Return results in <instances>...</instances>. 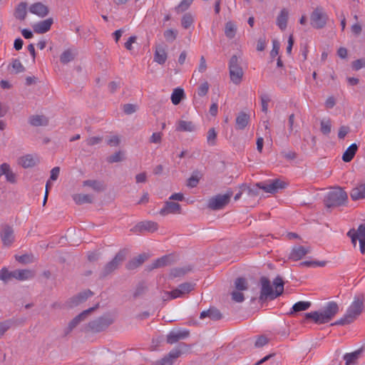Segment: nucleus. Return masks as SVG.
<instances>
[{
  "label": "nucleus",
  "mask_w": 365,
  "mask_h": 365,
  "mask_svg": "<svg viewBox=\"0 0 365 365\" xmlns=\"http://www.w3.org/2000/svg\"><path fill=\"white\" fill-rule=\"evenodd\" d=\"M259 281L261 289L259 301L261 303L265 302L268 299L273 300L283 294L284 282L280 276H277L273 281L274 291L272 289L270 280L267 277H262Z\"/></svg>",
  "instance_id": "1"
},
{
  "label": "nucleus",
  "mask_w": 365,
  "mask_h": 365,
  "mask_svg": "<svg viewBox=\"0 0 365 365\" xmlns=\"http://www.w3.org/2000/svg\"><path fill=\"white\" fill-rule=\"evenodd\" d=\"M364 301L365 297L363 294L356 296L344 317L331 324V326L346 325L353 322L361 314Z\"/></svg>",
  "instance_id": "2"
},
{
  "label": "nucleus",
  "mask_w": 365,
  "mask_h": 365,
  "mask_svg": "<svg viewBox=\"0 0 365 365\" xmlns=\"http://www.w3.org/2000/svg\"><path fill=\"white\" fill-rule=\"evenodd\" d=\"M339 307L336 302L327 303L323 312H312L305 314L306 319H312L317 324L329 322L339 312Z\"/></svg>",
  "instance_id": "3"
},
{
  "label": "nucleus",
  "mask_w": 365,
  "mask_h": 365,
  "mask_svg": "<svg viewBox=\"0 0 365 365\" xmlns=\"http://www.w3.org/2000/svg\"><path fill=\"white\" fill-rule=\"evenodd\" d=\"M287 183L280 180L279 179H275L270 181L269 184H264L263 182H257L255 184L254 187L247 186L246 184H242L240 186V189L242 191L247 190L248 195L250 196H257L259 194V190H263L264 192L268 193L274 194L278 192L279 190L285 188Z\"/></svg>",
  "instance_id": "4"
},
{
  "label": "nucleus",
  "mask_w": 365,
  "mask_h": 365,
  "mask_svg": "<svg viewBox=\"0 0 365 365\" xmlns=\"http://www.w3.org/2000/svg\"><path fill=\"white\" fill-rule=\"evenodd\" d=\"M127 255V250L125 249L120 250L115 257L106 263L101 269L99 273L100 279H105L108 275L111 274L115 270H117L122 263L125 260Z\"/></svg>",
  "instance_id": "5"
},
{
  "label": "nucleus",
  "mask_w": 365,
  "mask_h": 365,
  "mask_svg": "<svg viewBox=\"0 0 365 365\" xmlns=\"http://www.w3.org/2000/svg\"><path fill=\"white\" fill-rule=\"evenodd\" d=\"M348 200L347 193L341 187H336L327 193L324 202L327 207L345 205Z\"/></svg>",
  "instance_id": "6"
},
{
  "label": "nucleus",
  "mask_w": 365,
  "mask_h": 365,
  "mask_svg": "<svg viewBox=\"0 0 365 365\" xmlns=\"http://www.w3.org/2000/svg\"><path fill=\"white\" fill-rule=\"evenodd\" d=\"M114 319L109 315H105L89 322L85 327V331L98 333L106 330L113 323Z\"/></svg>",
  "instance_id": "7"
},
{
  "label": "nucleus",
  "mask_w": 365,
  "mask_h": 365,
  "mask_svg": "<svg viewBox=\"0 0 365 365\" xmlns=\"http://www.w3.org/2000/svg\"><path fill=\"white\" fill-rule=\"evenodd\" d=\"M233 195L231 190H228L224 195H217L208 200L207 207L211 210H219L223 209L230 201Z\"/></svg>",
  "instance_id": "8"
},
{
  "label": "nucleus",
  "mask_w": 365,
  "mask_h": 365,
  "mask_svg": "<svg viewBox=\"0 0 365 365\" xmlns=\"http://www.w3.org/2000/svg\"><path fill=\"white\" fill-rule=\"evenodd\" d=\"M346 235L351 238L354 247L356 245V241H359L360 251L361 254L365 253V224H361L357 230L352 228L349 230Z\"/></svg>",
  "instance_id": "9"
},
{
  "label": "nucleus",
  "mask_w": 365,
  "mask_h": 365,
  "mask_svg": "<svg viewBox=\"0 0 365 365\" xmlns=\"http://www.w3.org/2000/svg\"><path fill=\"white\" fill-rule=\"evenodd\" d=\"M229 70L230 79L233 83L238 85L241 83L244 75L243 70L240 65V61L237 56H232L229 62Z\"/></svg>",
  "instance_id": "10"
},
{
  "label": "nucleus",
  "mask_w": 365,
  "mask_h": 365,
  "mask_svg": "<svg viewBox=\"0 0 365 365\" xmlns=\"http://www.w3.org/2000/svg\"><path fill=\"white\" fill-rule=\"evenodd\" d=\"M98 304H96L93 307H91L86 310L83 311L81 313L75 317L68 324V327L64 329V336H68L78 324L84 322L89 314L92 313L97 307Z\"/></svg>",
  "instance_id": "11"
},
{
  "label": "nucleus",
  "mask_w": 365,
  "mask_h": 365,
  "mask_svg": "<svg viewBox=\"0 0 365 365\" xmlns=\"http://www.w3.org/2000/svg\"><path fill=\"white\" fill-rule=\"evenodd\" d=\"M328 20V16L324 12L322 7L316 8L310 16L311 25L317 29H321L324 28Z\"/></svg>",
  "instance_id": "12"
},
{
  "label": "nucleus",
  "mask_w": 365,
  "mask_h": 365,
  "mask_svg": "<svg viewBox=\"0 0 365 365\" xmlns=\"http://www.w3.org/2000/svg\"><path fill=\"white\" fill-rule=\"evenodd\" d=\"M0 236L4 246H11L15 239L13 227L9 225H2Z\"/></svg>",
  "instance_id": "13"
},
{
  "label": "nucleus",
  "mask_w": 365,
  "mask_h": 365,
  "mask_svg": "<svg viewBox=\"0 0 365 365\" xmlns=\"http://www.w3.org/2000/svg\"><path fill=\"white\" fill-rule=\"evenodd\" d=\"M93 293L90 290L87 289L83 292H81L76 295L72 297L66 302V305L69 308H73L79 305L80 304L86 302L87 299L91 297Z\"/></svg>",
  "instance_id": "14"
},
{
  "label": "nucleus",
  "mask_w": 365,
  "mask_h": 365,
  "mask_svg": "<svg viewBox=\"0 0 365 365\" xmlns=\"http://www.w3.org/2000/svg\"><path fill=\"white\" fill-rule=\"evenodd\" d=\"M194 284L185 282L180 284L178 288L171 292H168L165 294L170 295L171 299H175L190 292L194 289Z\"/></svg>",
  "instance_id": "15"
},
{
  "label": "nucleus",
  "mask_w": 365,
  "mask_h": 365,
  "mask_svg": "<svg viewBox=\"0 0 365 365\" xmlns=\"http://www.w3.org/2000/svg\"><path fill=\"white\" fill-rule=\"evenodd\" d=\"M158 228L157 222L153 221H142L135 225L130 231L133 232H143L145 231L153 232Z\"/></svg>",
  "instance_id": "16"
},
{
  "label": "nucleus",
  "mask_w": 365,
  "mask_h": 365,
  "mask_svg": "<svg viewBox=\"0 0 365 365\" xmlns=\"http://www.w3.org/2000/svg\"><path fill=\"white\" fill-rule=\"evenodd\" d=\"M311 252L310 247H305L302 245H297L293 247L289 255V259L293 261H299L302 259L306 255Z\"/></svg>",
  "instance_id": "17"
},
{
  "label": "nucleus",
  "mask_w": 365,
  "mask_h": 365,
  "mask_svg": "<svg viewBox=\"0 0 365 365\" xmlns=\"http://www.w3.org/2000/svg\"><path fill=\"white\" fill-rule=\"evenodd\" d=\"M181 212V205L178 202L168 200L165 202L164 207L160 210V214L162 216H166L170 214H180Z\"/></svg>",
  "instance_id": "18"
},
{
  "label": "nucleus",
  "mask_w": 365,
  "mask_h": 365,
  "mask_svg": "<svg viewBox=\"0 0 365 365\" xmlns=\"http://www.w3.org/2000/svg\"><path fill=\"white\" fill-rule=\"evenodd\" d=\"M190 336V331L188 330H178L171 331L167 336V343L169 344H173L181 339L187 338Z\"/></svg>",
  "instance_id": "19"
},
{
  "label": "nucleus",
  "mask_w": 365,
  "mask_h": 365,
  "mask_svg": "<svg viewBox=\"0 0 365 365\" xmlns=\"http://www.w3.org/2000/svg\"><path fill=\"white\" fill-rule=\"evenodd\" d=\"M175 261V256L173 255H164L155 260L150 267V269H154L160 268L172 264Z\"/></svg>",
  "instance_id": "20"
},
{
  "label": "nucleus",
  "mask_w": 365,
  "mask_h": 365,
  "mask_svg": "<svg viewBox=\"0 0 365 365\" xmlns=\"http://www.w3.org/2000/svg\"><path fill=\"white\" fill-rule=\"evenodd\" d=\"M5 175L7 182L15 184L16 182V175L11 170L8 163H2L0 165V177Z\"/></svg>",
  "instance_id": "21"
},
{
  "label": "nucleus",
  "mask_w": 365,
  "mask_h": 365,
  "mask_svg": "<svg viewBox=\"0 0 365 365\" xmlns=\"http://www.w3.org/2000/svg\"><path fill=\"white\" fill-rule=\"evenodd\" d=\"M53 23L52 18L41 21L33 26L34 31L36 34H44L48 31Z\"/></svg>",
  "instance_id": "22"
},
{
  "label": "nucleus",
  "mask_w": 365,
  "mask_h": 365,
  "mask_svg": "<svg viewBox=\"0 0 365 365\" xmlns=\"http://www.w3.org/2000/svg\"><path fill=\"white\" fill-rule=\"evenodd\" d=\"M206 317H209L211 320L213 321H218L222 318V314L218 309L212 307L207 310L202 311L200 313V319H203Z\"/></svg>",
  "instance_id": "23"
},
{
  "label": "nucleus",
  "mask_w": 365,
  "mask_h": 365,
  "mask_svg": "<svg viewBox=\"0 0 365 365\" xmlns=\"http://www.w3.org/2000/svg\"><path fill=\"white\" fill-rule=\"evenodd\" d=\"M29 11L31 13L36 14L40 17H45L47 16L49 13V9L48 6L44 5L41 2H37L33 4L30 8Z\"/></svg>",
  "instance_id": "24"
},
{
  "label": "nucleus",
  "mask_w": 365,
  "mask_h": 365,
  "mask_svg": "<svg viewBox=\"0 0 365 365\" xmlns=\"http://www.w3.org/2000/svg\"><path fill=\"white\" fill-rule=\"evenodd\" d=\"M167 58L168 54L165 49L160 45L156 46L154 53V61L163 65L165 63Z\"/></svg>",
  "instance_id": "25"
},
{
  "label": "nucleus",
  "mask_w": 365,
  "mask_h": 365,
  "mask_svg": "<svg viewBox=\"0 0 365 365\" xmlns=\"http://www.w3.org/2000/svg\"><path fill=\"white\" fill-rule=\"evenodd\" d=\"M192 266L190 264L182 267H175L170 270V277L171 278L182 277L192 270Z\"/></svg>",
  "instance_id": "26"
},
{
  "label": "nucleus",
  "mask_w": 365,
  "mask_h": 365,
  "mask_svg": "<svg viewBox=\"0 0 365 365\" xmlns=\"http://www.w3.org/2000/svg\"><path fill=\"white\" fill-rule=\"evenodd\" d=\"M148 257L146 254H140L136 257H134L133 259H130L127 264H126V268L129 270L135 269L139 266H140L146 259Z\"/></svg>",
  "instance_id": "27"
},
{
  "label": "nucleus",
  "mask_w": 365,
  "mask_h": 365,
  "mask_svg": "<svg viewBox=\"0 0 365 365\" xmlns=\"http://www.w3.org/2000/svg\"><path fill=\"white\" fill-rule=\"evenodd\" d=\"M364 351V347L361 346L359 349L353 351L351 353H347L344 355V359L345 361L348 363H351V364H356L357 363L358 359L360 358L361 354Z\"/></svg>",
  "instance_id": "28"
},
{
  "label": "nucleus",
  "mask_w": 365,
  "mask_h": 365,
  "mask_svg": "<svg viewBox=\"0 0 365 365\" xmlns=\"http://www.w3.org/2000/svg\"><path fill=\"white\" fill-rule=\"evenodd\" d=\"M250 120V115L245 112H240L236 118V129L243 130L247 125Z\"/></svg>",
  "instance_id": "29"
},
{
  "label": "nucleus",
  "mask_w": 365,
  "mask_h": 365,
  "mask_svg": "<svg viewBox=\"0 0 365 365\" xmlns=\"http://www.w3.org/2000/svg\"><path fill=\"white\" fill-rule=\"evenodd\" d=\"M34 277V272L30 269H16L14 271V278L23 281L31 279Z\"/></svg>",
  "instance_id": "30"
},
{
  "label": "nucleus",
  "mask_w": 365,
  "mask_h": 365,
  "mask_svg": "<svg viewBox=\"0 0 365 365\" xmlns=\"http://www.w3.org/2000/svg\"><path fill=\"white\" fill-rule=\"evenodd\" d=\"M38 160L31 155H26L19 159V164L24 168H32L38 163Z\"/></svg>",
  "instance_id": "31"
},
{
  "label": "nucleus",
  "mask_w": 365,
  "mask_h": 365,
  "mask_svg": "<svg viewBox=\"0 0 365 365\" xmlns=\"http://www.w3.org/2000/svg\"><path fill=\"white\" fill-rule=\"evenodd\" d=\"M289 12L286 9L281 10L277 18V25L282 31H284L287 26Z\"/></svg>",
  "instance_id": "32"
},
{
  "label": "nucleus",
  "mask_w": 365,
  "mask_h": 365,
  "mask_svg": "<svg viewBox=\"0 0 365 365\" xmlns=\"http://www.w3.org/2000/svg\"><path fill=\"white\" fill-rule=\"evenodd\" d=\"M195 130V125L192 121L179 120L176 126V130L180 132H192Z\"/></svg>",
  "instance_id": "33"
},
{
  "label": "nucleus",
  "mask_w": 365,
  "mask_h": 365,
  "mask_svg": "<svg viewBox=\"0 0 365 365\" xmlns=\"http://www.w3.org/2000/svg\"><path fill=\"white\" fill-rule=\"evenodd\" d=\"M27 4L26 2L19 3L14 11V16L16 19L23 21L25 19L27 14Z\"/></svg>",
  "instance_id": "34"
},
{
  "label": "nucleus",
  "mask_w": 365,
  "mask_h": 365,
  "mask_svg": "<svg viewBox=\"0 0 365 365\" xmlns=\"http://www.w3.org/2000/svg\"><path fill=\"white\" fill-rule=\"evenodd\" d=\"M83 185L90 187L96 192H101L106 189V186L103 182L96 180H85L83 182Z\"/></svg>",
  "instance_id": "35"
},
{
  "label": "nucleus",
  "mask_w": 365,
  "mask_h": 365,
  "mask_svg": "<svg viewBox=\"0 0 365 365\" xmlns=\"http://www.w3.org/2000/svg\"><path fill=\"white\" fill-rule=\"evenodd\" d=\"M358 150V145L356 143H352L344 153L342 160L345 163L350 162L354 157Z\"/></svg>",
  "instance_id": "36"
},
{
  "label": "nucleus",
  "mask_w": 365,
  "mask_h": 365,
  "mask_svg": "<svg viewBox=\"0 0 365 365\" xmlns=\"http://www.w3.org/2000/svg\"><path fill=\"white\" fill-rule=\"evenodd\" d=\"M350 196L353 200H358L365 198V184L353 188L351 191Z\"/></svg>",
  "instance_id": "37"
},
{
  "label": "nucleus",
  "mask_w": 365,
  "mask_h": 365,
  "mask_svg": "<svg viewBox=\"0 0 365 365\" xmlns=\"http://www.w3.org/2000/svg\"><path fill=\"white\" fill-rule=\"evenodd\" d=\"M29 123L33 126H45L48 123V120L43 115H32L29 118Z\"/></svg>",
  "instance_id": "38"
},
{
  "label": "nucleus",
  "mask_w": 365,
  "mask_h": 365,
  "mask_svg": "<svg viewBox=\"0 0 365 365\" xmlns=\"http://www.w3.org/2000/svg\"><path fill=\"white\" fill-rule=\"evenodd\" d=\"M73 200L77 205L93 202V197L88 194H75L73 195Z\"/></svg>",
  "instance_id": "39"
},
{
  "label": "nucleus",
  "mask_w": 365,
  "mask_h": 365,
  "mask_svg": "<svg viewBox=\"0 0 365 365\" xmlns=\"http://www.w3.org/2000/svg\"><path fill=\"white\" fill-rule=\"evenodd\" d=\"M310 306L311 303L309 302H298L293 305L291 311L288 314L292 315L299 312L305 311L308 309Z\"/></svg>",
  "instance_id": "40"
},
{
  "label": "nucleus",
  "mask_w": 365,
  "mask_h": 365,
  "mask_svg": "<svg viewBox=\"0 0 365 365\" xmlns=\"http://www.w3.org/2000/svg\"><path fill=\"white\" fill-rule=\"evenodd\" d=\"M185 98V93L182 88H175L172 95L171 101L174 105H178L180 101Z\"/></svg>",
  "instance_id": "41"
},
{
  "label": "nucleus",
  "mask_w": 365,
  "mask_h": 365,
  "mask_svg": "<svg viewBox=\"0 0 365 365\" xmlns=\"http://www.w3.org/2000/svg\"><path fill=\"white\" fill-rule=\"evenodd\" d=\"M237 26L232 21H228L225 24V34L228 38H233L235 36Z\"/></svg>",
  "instance_id": "42"
},
{
  "label": "nucleus",
  "mask_w": 365,
  "mask_h": 365,
  "mask_svg": "<svg viewBox=\"0 0 365 365\" xmlns=\"http://www.w3.org/2000/svg\"><path fill=\"white\" fill-rule=\"evenodd\" d=\"M76 56V53H73V51L71 49H67L64 51L61 56H60V61L63 64H66L71 61H72Z\"/></svg>",
  "instance_id": "43"
},
{
  "label": "nucleus",
  "mask_w": 365,
  "mask_h": 365,
  "mask_svg": "<svg viewBox=\"0 0 365 365\" xmlns=\"http://www.w3.org/2000/svg\"><path fill=\"white\" fill-rule=\"evenodd\" d=\"M180 347H187V345L184 343L180 344L178 347H176L173 349H172L168 354V357H169L173 362L180 356L182 354V349Z\"/></svg>",
  "instance_id": "44"
},
{
  "label": "nucleus",
  "mask_w": 365,
  "mask_h": 365,
  "mask_svg": "<svg viewBox=\"0 0 365 365\" xmlns=\"http://www.w3.org/2000/svg\"><path fill=\"white\" fill-rule=\"evenodd\" d=\"M235 286L237 291L247 290L248 288L247 281L244 277H238L235 281Z\"/></svg>",
  "instance_id": "45"
},
{
  "label": "nucleus",
  "mask_w": 365,
  "mask_h": 365,
  "mask_svg": "<svg viewBox=\"0 0 365 365\" xmlns=\"http://www.w3.org/2000/svg\"><path fill=\"white\" fill-rule=\"evenodd\" d=\"M194 19L190 13H186L183 15L181 19L182 26L187 29L193 24Z\"/></svg>",
  "instance_id": "46"
},
{
  "label": "nucleus",
  "mask_w": 365,
  "mask_h": 365,
  "mask_svg": "<svg viewBox=\"0 0 365 365\" xmlns=\"http://www.w3.org/2000/svg\"><path fill=\"white\" fill-rule=\"evenodd\" d=\"M331 130L330 119L322 120L320 123V130L324 135H329Z\"/></svg>",
  "instance_id": "47"
},
{
  "label": "nucleus",
  "mask_w": 365,
  "mask_h": 365,
  "mask_svg": "<svg viewBox=\"0 0 365 365\" xmlns=\"http://www.w3.org/2000/svg\"><path fill=\"white\" fill-rule=\"evenodd\" d=\"M193 0H182L179 5L175 7V11L178 14L182 13L188 9L192 4Z\"/></svg>",
  "instance_id": "48"
},
{
  "label": "nucleus",
  "mask_w": 365,
  "mask_h": 365,
  "mask_svg": "<svg viewBox=\"0 0 365 365\" xmlns=\"http://www.w3.org/2000/svg\"><path fill=\"white\" fill-rule=\"evenodd\" d=\"M14 278V271L9 272L7 269L3 268L0 271V279L7 283L9 280Z\"/></svg>",
  "instance_id": "49"
},
{
  "label": "nucleus",
  "mask_w": 365,
  "mask_h": 365,
  "mask_svg": "<svg viewBox=\"0 0 365 365\" xmlns=\"http://www.w3.org/2000/svg\"><path fill=\"white\" fill-rule=\"evenodd\" d=\"M164 37L168 42H173L178 36V31L175 29H168L164 32Z\"/></svg>",
  "instance_id": "50"
},
{
  "label": "nucleus",
  "mask_w": 365,
  "mask_h": 365,
  "mask_svg": "<svg viewBox=\"0 0 365 365\" xmlns=\"http://www.w3.org/2000/svg\"><path fill=\"white\" fill-rule=\"evenodd\" d=\"M200 180V178L198 177V172H194L192 175L188 178L187 186L190 187H195Z\"/></svg>",
  "instance_id": "51"
},
{
  "label": "nucleus",
  "mask_w": 365,
  "mask_h": 365,
  "mask_svg": "<svg viewBox=\"0 0 365 365\" xmlns=\"http://www.w3.org/2000/svg\"><path fill=\"white\" fill-rule=\"evenodd\" d=\"M146 290H147L146 285L143 282L139 283L137 285L135 290L133 293V297L136 299L138 297H141L142 295H143L145 293Z\"/></svg>",
  "instance_id": "52"
},
{
  "label": "nucleus",
  "mask_w": 365,
  "mask_h": 365,
  "mask_svg": "<svg viewBox=\"0 0 365 365\" xmlns=\"http://www.w3.org/2000/svg\"><path fill=\"white\" fill-rule=\"evenodd\" d=\"M123 153L122 151L116 152L114 154L110 155L107 158V161L109 163L121 162L123 160Z\"/></svg>",
  "instance_id": "53"
},
{
  "label": "nucleus",
  "mask_w": 365,
  "mask_h": 365,
  "mask_svg": "<svg viewBox=\"0 0 365 365\" xmlns=\"http://www.w3.org/2000/svg\"><path fill=\"white\" fill-rule=\"evenodd\" d=\"M217 138V133L214 128H210L207 132V140L209 144L214 145Z\"/></svg>",
  "instance_id": "54"
},
{
  "label": "nucleus",
  "mask_w": 365,
  "mask_h": 365,
  "mask_svg": "<svg viewBox=\"0 0 365 365\" xmlns=\"http://www.w3.org/2000/svg\"><path fill=\"white\" fill-rule=\"evenodd\" d=\"M11 66L16 71V73L25 71V67L19 59H14L11 63Z\"/></svg>",
  "instance_id": "55"
},
{
  "label": "nucleus",
  "mask_w": 365,
  "mask_h": 365,
  "mask_svg": "<svg viewBox=\"0 0 365 365\" xmlns=\"http://www.w3.org/2000/svg\"><path fill=\"white\" fill-rule=\"evenodd\" d=\"M260 98L262 103V110L266 113L268 110V103L269 102L270 98L267 94L262 95Z\"/></svg>",
  "instance_id": "56"
},
{
  "label": "nucleus",
  "mask_w": 365,
  "mask_h": 365,
  "mask_svg": "<svg viewBox=\"0 0 365 365\" xmlns=\"http://www.w3.org/2000/svg\"><path fill=\"white\" fill-rule=\"evenodd\" d=\"M123 110L126 115H130L137 110V106L135 104L127 103L123 106Z\"/></svg>",
  "instance_id": "57"
},
{
  "label": "nucleus",
  "mask_w": 365,
  "mask_h": 365,
  "mask_svg": "<svg viewBox=\"0 0 365 365\" xmlns=\"http://www.w3.org/2000/svg\"><path fill=\"white\" fill-rule=\"evenodd\" d=\"M16 259L21 264H28L32 262L33 257L29 255H23L21 256L16 255Z\"/></svg>",
  "instance_id": "58"
},
{
  "label": "nucleus",
  "mask_w": 365,
  "mask_h": 365,
  "mask_svg": "<svg viewBox=\"0 0 365 365\" xmlns=\"http://www.w3.org/2000/svg\"><path fill=\"white\" fill-rule=\"evenodd\" d=\"M11 325V320H6L4 322H0V338L10 328Z\"/></svg>",
  "instance_id": "59"
},
{
  "label": "nucleus",
  "mask_w": 365,
  "mask_h": 365,
  "mask_svg": "<svg viewBox=\"0 0 365 365\" xmlns=\"http://www.w3.org/2000/svg\"><path fill=\"white\" fill-rule=\"evenodd\" d=\"M208 90H209V84L207 82H205L199 86L198 90H197V94L199 96H201V97L205 96L207 93Z\"/></svg>",
  "instance_id": "60"
},
{
  "label": "nucleus",
  "mask_w": 365,
  "mask_h": 365,
  "mask_svg": "<svg viewBox=\"0 0 365 365\" xmlns=\"http://www.w3.org/2000/svg\"><path fill=\"white\" fill-rule=\"evenodd\" d=\"M174 362L165 355L163 358L156 361L152 365H173Z\"/></svg>",
  "instance_id": "61"
},
{
  "label": "nucleus",
  "mask_w": 365,
  "mask_h": 365,
  "mask_svg": "<svg viewBox=\"0 0 365 365\" xmlns=\"http://www.w3.org/2000/svg\"><path fill=\"white\" fill-rule=\"evenodd\" d=\"M365 67V59L360 58L352 62V68L355 71H359V69Z\"/></svg>",
  "instance_id": "62"
},
{
  "label": "nucleus",
  "mask_w": 365,
  "mask_h": 365,
  "mask_svg": "<svg viewBox=\"0 0 365 365\" xmlns=\"http://www.w3.org/2000/svg\"><path fill=\"white\" fill-rule=\"evenodd\" d=\"M231 295L232 299L236 302H242L245 299L244 294L240 291H233Z\"/></svg>",
  "instance_id": "63"
},
{
  "label": "nucleus",
  "mask_w": 365,
  "mask_h": 365,
  "mask_svg": "<svg viewBox=\"0 0 365 365\" xmlns=\"http://www.w3.org/2000/svg\"><path fill=\"white\" fill-rule=\"evenodd\" d=\"M103 137L101 136L90 137L86 140V143L88 145L93 146L101 143Z\"/></svg>",
  "instance_id": "64"
}]
</instances>
